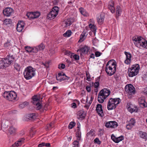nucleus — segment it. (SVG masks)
I'll list each match as a JSON object with an SVG mask.
<instances>
[{
    "label": "nucleus",
    "instance_id": "9b49d317",
    "mask_svg": "<svg viewBox=\"0 0 147 147\" xmlns=\"http://www.w3.org/2000/svg\"><path fill=\"white\" fill-rule=\"evenodd\" d=\"M55 6L54 7L49 13L47 14V18L50 20L53 19L55 17Z\"/></svg>",
    "mask_w": 147,
    "mask_h": 147
},
{
    "label": "nucleus",
    "instance_id": "1a4fd4ad",
    "mask_svg": "<svg viewBox=\"0 0 147 147\" xmlns=\"http://www.w3.org/2000/svg\"><path fill=\"white\" fill-rule=\"evenodd\" d=\"M5 95L7 96V95H9V98H8V100L12 101L13 100L16 99L17 97V94L16 93L13 91H10V93L8 94L5 93Z\"/></svg>",
    "mask_w": 147,
    "mask_h": 147
},
{
    "label": "nucleus",
    "instance_id": "bb28decb",
    "mask_svg": "<svg viewBox=\"0 0 147 147\" xmlns=\"http://www.w3.org/2000/svg\"><path fill=\"white\" fill-rule=\"evenodd\" d=\"M65 24V26L67 27L73 23V19L71 18L68 19L67 20L64 21Z\"/></svg>",
    "mask_w": 147,
    "mask_h": 147
},
{
    "label": "nucleus",
    "instance_id": "4c0bfd02",
    "mask_svg": "<svg viewBox=\"0 0 147 147\" xmlns=\"http://www.w3.org/2000/svg\"><path fill=\"white\" fill-rule=\"evenodd\" d=\"M89 26L91 30L93 32H94L95 33L96 30V26L94 25H92L91 24H90Z\"/></svg>",
    "mask_w": 147,
    "mask_h": 147
},
{
    "label": "nucleus",
    "instance_id": "5fc2aeb1",
    "mask_svg": "<svg viewBox=\"0 0 147 147\" xmlns=\"http://www.w3.org/2000/svg\"><path fill=\"white\" fill-rule=\"evenodd\" d=\"M11 22V20L9 19H6L4 21V24H5L6 25L10 24Z\"/></svg>",
    "mask_w": 147,
    "mask_h": 147
},
{
    "label": "nucleus",
    "instance_id": "58836bf2",
    "mask_svg": "<svg viewBox=\"0 0 147 147\" xmlns=\"http://www.w3.org/2000/svg\"><path fill=\"white\" fill-rule=\"evenodd\" d=\"M6 58L11 63L13 62L14 58L12 55H8Z\"/></svg>",
    "mask_w": 147,
    "mask_h": 147
},
{
    "label": "nucleus",
    "instance_id": "338daca9",
    "mask_svg": "<svg viewBox=\"0 0 147 147\" xmlns=\"http://www.w3.org/2000/svg\"><path fill=\"white\" fill-rule=\"evenodd\" d=\"M59 10V8L57 7L56 6V17L57 15Z\"/></svg>",
    "mask_w": 147,
    "mask_h": 147
},
{
    "label": "nucleus",
    "instance_id": "603ef678",
    "mask_svg": "<svg viewBox=\"0 0 147 147\" xmlns=\"http://www.w3.org/2000/svg\"><path fill=\"white\" fill-rule=\"evenodd\" d=\"M36 109L37 110H38L40 109L41 107V105L39 102H37L36 104Z\"/></svg>",
    "mask_w": 147,
    "mask_h": 147
},
{
    "label": "nucleus",
    "instance_id": "c85d7f7f",
    "mask_svg": "<svg viewBox=\"0 0 147 147\" xmlns=\"http://www.w3.org/2000/svg\"><path fill=\"white\" fill-rule=\"evenodd\" d=\"M2 61H3V63L5 64V66H6L7 67L9 65L11 64V63L10 62L6 57L3 59Z\"/></svg>",
    "mask_w": 147,
    "mask_h": 147
},
{
    "label": "nucleus",
    "instance_id": "09e8293b",
    "mask_svg": "<svg viewBox=\"0 0 147 147\" xmlns=\"http://www.w3.org/2000/svg\"><path fill=\"white\" fill-rule=\"evenodd\" d=\"M25 49L27 52H32V47H25Z\"/></svg>",
    "mask_w": 147,
    "mask_h": 147
},
{
    "label": "nucleus",
    "instance_id": "8fccbe9b",
    "mask_svg": "<svg viewBox=\"0 0 147 147\" xmlns=\"http://www.w3.org/2000/svg\"><path fill=\"white\" fill-rule=\"evenodd\" d=\"M117 139H116L115 140H116H116V143H118L120 141H122L123 139V136H121L118 138H117Z\"/></svg>",
    "mask_w": 147,
    "mask_h": 147
},
{
    "label": "nucleus",
    "instance_id": "6e6552de",
    "mask_svg": "<svg viewBox=\"0 0 147 147\" xmlns=\"http://www.w3.org/2000/svg\"><path fill=\"white\" fill-rule=\"evenodd\" d=\"M40 13L38 12L28 13L27 14L28 18L30 19H34L38 17Z\"/></svg>",
    "mask_w": 147,
    "mask_h": 147
},
{
    "label": "nucleus",
    "instance_id": "de8ad7c7",
    "mask_svg": "<svg viewBox=\"0 0 147 147\" xmlns=\"http://www.w3.org/2000/svg\"><path fill=\"white\" fill-rule=\"evenodd\" d=\"M38 51L36 46L32 47V52L36 53Z\"/></svg>",
    "mask_w": 147,
    "mask_h": 147
},
{
    "label": "nucleus",
    "instance_id": "7ed1b4c3",
    "mask_svg": "<svg viewBox=\"0 0 147 147\" xmlns=\"http://www.w3.org/2000/svg\"><path fill=\"white\" fill-rule=\"evenodd\" d=\"M35 69L32 67L28 66L26 68L23 73L24 78L27 80L31 79L35 75Z\"/></svg>",
    "mask_w": 147,
    "mask_h": 147
},
{
    "label": "nucleus",
    "instance_id": "4468645a",
    "mask_svg": "<svg viewBox=\"0 0 147 147\" xmlns=\"http://www.w3.org/2000/svg\"><path fill=\"white\" fill-rule=\"evenodd\" d=\"M135 120L134 118L131 119L126 126V128L128 129H130L135 125Z\"/></svg>",
    "mask_w": 147,
    "mask_h": 147
},
{
    "label": "nucleus",
    "instance_id": "f257e3e1",
    "mask_svg": "<svg viewBox=\"0 0 147 147\" xmlns=\"http://www.w3.org/2000/svg\"><path fill=\"white\" fill-rule=\"evenodd\" d=\"M116 67V62L113 60H110L106 64L105 70L108 75L111 76L115 73Z\"/></svg>",
    "mask_w": 147,
    "mask_h": 147
},
{
    "label": "nucleus",
    "instance_id": "39448f33",
    "mask_svg": "<svg viewBox=\"0 0 147 147\" xmlns=\"http://www.w3.org/2000/svg\"><path fill=\"white\" fill-rule=\"evenodd\" d=\"M140 66L138 64L133 65L128 69V76L132 77L136 75L138 73Z\"/></svg>",
    "mask_w": 147,
    "mask_h": 147
},
{
    "label": "nucleus",
    "instance_id": "c03bdc74",
    "mask_svg": "<svg viewBox=\"0 0 147 147\" xmlns=\"http://www.w3.org/2000/svg\"><path fill=\"white\" fill-rule=\"evenodd\" d=\"M10 93V91H5L2 94V96L5 99H6L7 100H8V98H9V95H7L6 96V95H5V93L6 94H7V93L8 94Z\"/></svg>",
    "mask_w": 147,
    "mask_h": 147
},
{
    "label": "nucleus",
    "instance_id": "4be33fe9",
    "mask_svg": "<svg viewBox=\"0 0 147 147\" xmlns=\"http://www.w3.org/2000/svg\"><path fill=\"white\" fill-rule=\"evenodd\" d=\"M126 107L128 110L131 113L134 112H137L138 110V108L136 107H135L134 108H131L129 104H127Z\"/></svg>",
    "mask_w": 147,
    "mask_h": 147
},
{
    "label": "nucleus",
    "instance_id": "5701e85b",
    "mask_svg": "<svg viewBox=\"0 0 147 147\" xmlns=\"http://www.w3.org/2000/svg\"><path fill=\"white\" fill-rule=\"evenodd\" d=\"M117 106L111 102L110 101H109L107 104V108L108 110H112L115 108Z\"/></svg>",
    "mask_w": 147,
    "mask_h": 147
},
{
    "label": "nucleus",
    "instance_id": "c756f323",
    "mask_svg": "<svg viewBox=\"0 0 147 147\" xmlns=\"http://www.w3.org/2000/svg\"><path fill=\"white\" fill-rule=\"evenodd\" d=\"M97 22L99 24L101 25L103 23L104 21V18L100 15L97 19Z\"/></svg>",
    "mask_w": 147,
    "mask_h": 147
},
{
    "label": "nucleus",
    "instance_id": "9d476101",
    "mask_svg": "<svg viewBox=\"0 0 147 147\" xmlns=\"http://www.w3.org/2000/svg\"><path fill=\"white\" fill-rule=\"evenodd\" d=\"M77 118L78 119L82 120L85 118L86 116V113L83 110H80L77 113Z\"/></svg>",
    "mask_w": 147,
    "mask_h": 147
},
{
    "label": "nucleus",
    "instance_id": "4d7b16f0",
    "mask_svg": "<svg viewBox=\"0 0 147 147\" xmlns=\"http://www.w3.org/2000/svg\"><path fill=\"white\" fill-rule=\"evenodd\" d=\"M11 43L10 42L7 41L4 44V46L5 47H7L8 46L11 45Z\"/></svg>",
    "mask_w": 147,
    "mask_h": 147
},
{
    "label": "nucleus",
    "instance_id": "13d9d810",
    "mask_svg": "<svg viewBox=\"0 0 147 147\" xmlns=\"http://www.w3.org/2000/svg\"><path fill=\"white\" fill-rule=\"evenodd\" d=\"M42 65H43L45 66V67H46V68H48L49 67V63L48 62L43 63Z\"/></svg>",
    "mask_w": 147,
    "mask_h": 147
},
{
    "label": "nucleus",
    "instance_id": "473e14b6",
    "mask_svg": "<svg viewBox=\"0 0 147 147\" xmlns=\"http://www.w3.org/2000/svg\"><path fill=\"white\" fill-rule=\"evenodd\" d=\"M16 129L13 127L11 126L9 128V133L10 134H14L16 131Z\"/></svg>",
    "mask_w": 147,
    "mask_h": 147
},
{
    "label": "nucleus",
    "instance_id": "20e7f679",
    "mask_svg": "<svg viewBox=\"0 0 147 147\" xmlns=\"http://www.w3.org/2000/svg\"><path fill=\"white\" fill-rule=\"evenodd\" d=\"M110 90L107 88H104L100 90L98 94V101L100 103H102L110 94Z\"/></svg>",
    "mask_w": 147,
    "mask_h": 147
},
{
    "label": "nucleus",
    "instance_id": "412c9836",
    "mask_svg": "<svg viewBox=\"0 0 147 147\" xmlns=\"http://www.w3.org/2000/svg\"><path fill=\"white\" fill-rule=\"evenodd\" d=\"M90 49V48L86 46H85L82 47L80 49L78 50V51H80L82 53H87L89 50Z\"/></svg>",
    "mask_w": 147,
    "mask_h": 147
},
{
    "label": "nucleus",
    "instance_id": "0eeeda50",
    "mask_svg": "<svg viewBox=\"0 0 147 147\" xmlns=\"http://www.w3.org/2000/svg\"><path fill=\"white\" fill-rule=\"evenodd\" d=\"M13 9L9 7H6L3 10V13L4 15L7 17L10 16L13 13Z\"/></svg>",
    "mask_w": 147,
    "mask_h": 147
},
{
    "label": "nucleus",
    "instance_id": "ea45409f",
    "mask_svg": "<svg viewBox=\"0 0 147 147\" xmlns=\"http://www.w3.org/2000/svg\"><path fill=\"white\" fill-rule=\"evenodd\" d=\"M62 72L58 73V76L56 77V78L57 80H59L60 81L62 80Z\"/></svg>",
    "mask_w": 147,
    "mask_h": 147
},
{
    "label": "nucleus",
    "instance_id": "052dcab7",
    "mask_svg": "<svg viewBox=\"0 0 147 147\" xmlns=\"http://www.w3.org/2000/svg\"><path fill=\"white\" fill-rule=\"evenodd\" d=\"M101 53L99 51H96L95 53V55L96 57H98L101 55Z\"/></svg>",
    "mask_w": 147,
    "mask_h": 147
},
{
    "label": "nucleus",
    "instance_id": "a878e982",
    "mask_svg": "<svg viewBox=\"0 0 147 147\" xmlns=\"http://www.w3.org/2000/svg\"><path fill=\"white\" fill-rule=\"evenodd\" d=\"M79 9L81 13L84 16L87 17L89 16L88 13L83 8L81 7Z\"/></svg>",
    "mask_w": 147,
    "mask_h": 147
},
{
    "label": "nucleus",
    "instance_id": "774afa93",
    "mask_svg": "<svg viewBox=\"0 0 147 147\" xmlns=\"http://www.w3.org/2000/svg\"><path fill=\"white\" fill-rule=\"evenodd\" d=\"M71 107L74 108H75L77 107L76 104L75 102H73L71 104Z\"/></svg>",
    "mask_w": 147,
    "mask_h": 147
},
{
    "label": "nucleus",
    "instance_id": "69168bd1",
    "mask_svg": "<svg viewBox=\"0 0 147 147\" xmlns=\"http://www.w3.org/2000/svg\"><path fill=\"white\" fill-rule=\"evenodd\" d=\"M90 86H87L86 87V90L88 92H90L91 91Z\"/></svg>",
    "mask_w": 147,
    "mask_h": 147
},
{
    "label": "nucleus",
    "instance_id": "b1692460",
    "mask_svg": "<svg viewBox=\"0 0 147 147\" xmlns=\"http://www.w3.org/2000/svg\"><path fill=\"white\" fill-rule=\"evenodd\" d=\"M140 137L145 140H147V133L145 132L140 131L139 132Z\"/></svg>",
    "mask_w": 147,
    "mask_h": 147
},
{
    "label": "nucleus",
    "instance_id": "49530a36",
    "mask_svg": "<svg viewBox=\"0 0 147 147\" xmlns=\"http://www.w3.org/2000/svg\"><path fill=\"white\" fill-rule=\"evenodd\" d=\"M62 72V80H68L69 78L65 74L63 73V72Z\"/></svg>",
    "mask_w": 147,
    "mask_h": 147
},
{
    "label": "nucleus",
    "instance_id": "2f4dec72",
    "mask_svg": "<svg viewBox=\"0 0 147 147\" xmlns=\"http://www.w3.org/2000/svg\"><path fill=\"white\" fill-rule=\"evenodd\" d=\"M76 136L77 137V140L78 141L80 140L81 138V132L79 129L78 130L77 132H76Z\"/></svg>",
    "mask_w": 147,
    "mask_h": 147
},
{
    "label": "nucleus",
    "instance_id": "864d4df0",
    "mask_svg": "<svg viewBox=\"0 0 147 147\" xmlns=\"http://www.w3.org/2000/svg\"><path fill=\"white\" fill-rule=\"evenodd\" d=\"M65 67V65L64 64H60L58 65V68L60 69H63Z\"/></svg>",
    "mask_w": 147,
    "mask_h": 147
},
{
    "label": "nucleus",
    "instance_id": "393cba45",
    "mask_svg": "<svg viewBox=\"0 0 147 147\" xmlns=\"http://www.w3.org/2000/svg\"><path fill=\"white\" fill-rule=\"evenodd\" d=\"M87 35V34H86V32L83 31L80 36V39L78 42H81L83 41L86 38Z\"/></svg>",
    "mask_w": 147,
    "mask_h": 147
},
{
    "label": "nucleus",
    "instance_id": "72a5a7b5",
    "mask_svg": "<svg viewBox=\"0 0 147 147\" xmlns=\"http://www.w3.org/2000/svg\"><path fill=\"white\" fill-rule=\"evenodd\" d=\"M14 68L18 71H20L21 66L18 63L15 62L14 64Z\"/></svg>",
    "mask_w": 147,
    "mask_h": 147
},
{
    "label": "nucleus",
    "instance_id": "aec40b11",
    "mask_svg": "<svg viewBox=\"0 0 147 147\" xmlns=\"http://www.w3.org/2000/svg\"><path fill=\"white\" fill-rule=\"evenodd\" d=\"M111 101V102L114 104V105L117 106L121 102V100L119 98H110L109 100Z\"/></svg>",
    "mask_w": 147,
    "mask_h": 147
},
{
    "label": "nucleus",
    "instance_id": "423d86ee",
    "mask_svg": "<svg viewBox=\"0 0 147 147\" xmlns=\"http://www.w3.org/2000/svg\"><path fill=\"white\" fill-rule=\"evenodd\" d=\"M125 90L129 94H134L135 93V88L131 84H129L125 87Z\"/></svg>",
    "mask_w": 147,
    "mask_h": 147
},
{
    "label": "nucleus",
    "instance_id": "dca6fc26",
    "mask_svg": "<svg viewBox=\"0 0 147 147\" xmlns=\"http://www.w3.org/2000/svg\"><path fill=\"white\" fill-rule=\"evenodd\" d=\"M24 23L23 22L19 21L17 24L16 29L19 32H21L24 28Z\"/></svg>",
    "mask_w": 147,
    "mask_h": 147
},
{
    "label": "nucleus",
    "instance_id": "f704fd0d",
    "mask_svg": "<svg viewBox=\"0 0 147 147\" xmlns=\"http://www.w3.org/2000/svg\"><path fill=\"white\" fill-rule=\"evenodd\" d=\"M38 51L43 50L45 48V46L42 43L38 46H36Z\"/></svg>",
    "mask_w": 147,
    "mask_h": 147
},
{
    "label": "nucleus",
    "instance_id": "3c124183",
    "mask_svg": "<svg viewBox=\"0 0 147 147\" xmlns=\"http://www.w3.org/2000/svg\"><path fill=\"white\" fill-rule=\"evenodd\" d=\"M6 66L5 65V64L3 63V61L2 60L0 62V68L3 69L6 68Z\"/></svg>",
    "mask_w": 147,
    "mask_h": 147
},
{
    "label": "nucleus",
    "instance_id": "79ce46f5",
    "mask_svg": "<svg viewBox=\"0 0 147 147\" xmlns=\"http://www.w3.org/2000/svg\"><path fill=\"white\" fill-rule=\"evenodd\" d=\"M75 123L73 121L71 122H70L68 126V128L69 129H71L75 126Z\"/></svg>",
    "mask_w": 147,
    "mask_h": 147
},
{
    "label": "nucleus",
    "instance_id": "cd10ccee",
    "mask_svg": "<svg viewBox=\"0 0 147 147\" xmlns=\"http://www.w3.org/2000/svg\"><path fill=\"white\" fill-rule=\"evenodd\" d=\"M28 119L30 120H34L36 117V114L34 113L29 114L28 115Z\"/></svg>",
    "mask_w": 147,
    "mask_h": 147
},
{
    "label": "nucleus",
    "instance_id": "bf43d9fd",
    "mask_svg": "<svg viewBox=\"0 0 147 147\" xmlns=\"http://www.w3.org/2000/svg\"><path fill=\"white\" fill-rule=\"evenodd\" d=\"M94 141L95 143L98 144H100V141L99 140V139L97 138H96L94 139Z\"/></svg>",
    "mask_w": 147,
    "mask_h": 147
},
{
    "label": "nucleus",
    "instance_id": "a19ab883",
    "mask_svg": "<svg viewBox=\"0 0 147 147\" xmlns=\"http://www.w3.org/2000/svg\"><path fill=\"white\" fill-rule=\"evenodd\" d=\"M28 105V103L27 102H25L23 103H21L19 105V107L20 108H23L24 107Z\"/></svg>",
    "mask_w": 147,
    "mask_h": 147
},
{
    "label": "nucleus",
    "instance_id": "6ab92c4d",
    "mask_svg": "<svg viewBox=\"0 0 147 147\" xmlns=\"http://www.w3.org/2000/svg\"><path fill=\"white\" fill-rule=\"evenodd\" d=\"M139 103L145 107H147V103L145 102V98L144 96L141 97L138 99Z\"/></svg>",
    "mask_w": 147,
    "mask_h": 147
},
{
    "label": "nucleus",
    "instance_id": "f8f14e48",
    "mask_svg": "<svg viewBox=\"0 0 147 147\" xmlns=\"http://www.w3.org/2000/svg\"><path fill=\"white\" fill-rule=\"evenodd\" d=\"M118 125L117 122L115 121H110L107 122L105 124V126L107 127L115 128Z\"/></svg>",
    "mask_w": 147,
    "mask_h": 147
},
{
    "label": "nucleus",
    "instance_id": "2eb2a0df",
    "mask_svg": "<svg viewBox=\"0 0 147 147\" xmlns=\"http://www.w3.org/2000/svg\"><path fill=\"white\" fill-rule=\"evenodd\" d=\"M124 53L126 57V59L125 61V63L127 64H129L131 62V54L129 52L126 51Z\"/></svg>",
    "mask_w": 147,
    "mask_h": 147
},
{
    "label": "nucleus",
    "instance_id": "e433bc0d",
    "mask_svg": "<svg viewBox=\"0 0 147 147\" xmlns=\"http://www.w3.org/2000/svg\"><path fill=\"white\" fill-rule=\"evenodd\" d=\"M71 33L70 30H68L63 34V35L64 37H69L71 35Z\"/></svg>",
    "mask_w": 147,
    "mask_h": 147
},
{
    "label": "nucleus",
    "instance_id": "6e6d98bb",
    "mask_svg": "<svg viewBox=\"0 0 147 147\" xmlns=\"http://www.w3.org/2000/svg\"><path fill=\"white\" fill-rule=\"evenodd\" d=\"M8 126V125L7 124V123H3V122L2 123V127H3L4 128H7Z\"/></svg>",
    "mask_w": 147,
    "mask_h": 147
},
{
    "label": "nucleus",
    "instance_id": "37998d69",
    "mask_svg": "<svg viewBox=\"0 0 147 147\" xmlns=\"http://www.w3.org/2000/svg\"><path fill=\"white\" fill-rule=\"evenodd\" d=\"M79 141H75L73 142V147H78L79 144Z\"/></svg>",
    "mask_w": 147,
    "mask_h": 147
},
{
    "label": "nucleus",
    "instance_id": "ddd939ff",
    "mask_svg": "<svg viewBox=\"0 0 147 147\" xmlns=\"http://www.w3.org/2000/svg\"><path fill=\"white\" fill-rule=\"evenodd\" d=\"M96 110L98 115L102 117L103 115V113L102 105L101 104H98L97 105Z\"/></svg>",
    "mask_w": 147,
    "mask_h": 147
},
{
    "label": "nucleus",
    "instance_id": "f3484780",
    "mask_svg": "<svg viewBox=\"0 0 147 147\" xmlns=\"http://www.w3.org/2000/svg\"><path fill=\"white\" fill-rule=\"evenodd\" d=\"M24 140L25 139L23 138L19 139L15 144L12 145L11 147H18V146L21 145L22 143H23Z\"/></svg>",
    "mask_w": 147,
    "mask_h": 147
},
{
    "label": "nucleus",
    "instance_id": "c9c22d12",
    "mask_svg": "<svg viewBox=\"0 0 147 147\" xmlns=\"http://www.w3.org/2000/svg\"><path fill=\"white\" fill-rule=\"evenodd\" d=\"M95 134V131L94 130L92 129L87 134V136L88 137L92 136Z\"/></svg>",
    "mask_w": 147,
    "mask_h": 147
},
{
    "label": "nucleus",
    "instance_id": "e2e57ef3",
    "mask_svg": "<svg viewBox=\"0 0 147 147\" xmlns=\"http://www.w3.org/2000/svg\"><path fill=\"white\" fill-rule=\"evenodd\" d=\"M99 85V82L98 81H96L94 83V85L95 88L98 87Z\"/></svg>",
    "mask_w": 147,
    "mask_h": 147
},
{
    "label": "nucleus",
    "instance_id": "a18cd8bd",
    "mask_svg": "<svg viewBox=\"0 0 147 147\" xmlns=\"http://www.w3.org/2000/svg\"><path fill=\"white\" fill-rule=\"evenodd\" d=\"M33 103L34 104H36L37 102H39V99L37 98L36 96H34L33 98Z\"/></svg>",
    "mask_w": 147,
    "mask_h": 147
},
{
    "label": "nucleus",
    "instance_id": "a211bd4d",
    "mask_svg": "<svg viewBox=\"0 0 147 147\" xmlns=\"http://www.w3.org/2000/svg\"><path fill=\"white\" fill-rule=\"evenodd\" d=\"M108 8L112 13H113L115 12V8L114 7V2L113 1H111L109 2Z\"/></svg>",
    "mask_w": 147,
    "mask_h": 147
},
{
    "label": "nucleus",
    "instance_id": "f03ea898",
    "mask_svg": "<svg viewBox=\"0 0 147 147\" xmlns=\"http://www.w3.org/2000/svg\"><path fill=\"white\" fill-rule=\"evenodd\" d=\"M133 40L136 46L140 48H147V41L141 37L136 36L133 38Z\"/></svg>",
    "mask_w": 147,
    "mask_h": 147
},
{
    "label": "nucleus",
    "instance_id": "7c9ffc66",
    "mask_svg": "<svg viewBox=\"0 0 147 147\" xmlns=\"http://www.w3.org/2000/svg\"><path fill=\"white\" fill-rule=\"evenodd\" d=\"M116 11L117 16H119L121 11L120 7L119 6L117 5V6L116 9Z\"/></svg>",
    "mask_w": 147,
    "mask_h": 147
},
{
    "label": "nucleus",
    "instance_id": "0e129e2a",
    "mask_svg": "<svg viewBox=\"0 0 147 147\" xmlns=\"http://www.w3.org/2000/svg\"><path fill=\"white\" fill-rule=\"evenodd\" d=\"M73 58L76 60H78L79 59V57L78 55H75L73 56Z\"/></svg>",
    "mask_w": 147,
    "mask_h": 147
},
{
    "label": "nucleus",
    "instance_id": "680f3d73",
    "mask_svg": "<svg viewBox=\"0 0 147 147\" xmlns=\"http://www.w3.org/2000/svg\"><path fill=\"white\" fill-rule=\"evenodd\" d=\"M111 139L112 140L114 141L116 143V140H115L116 139H117V138H116L114 136V135L113 134H112L111 136Z\"/></svg>",
    "mask_w": 147,
    "mask_h": 147
}]
</instances>
